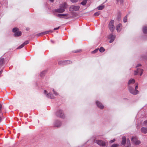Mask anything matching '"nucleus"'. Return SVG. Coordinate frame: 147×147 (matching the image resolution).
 Instances as JSON below:
<instances>
[{
	"label": "nucleus",
	"instance_id": "nucleus-1",
	"mask_svg": "<svg viewBox=\"0 0 147 147\" xmlns=\"http://www.w3.org/2000/svg\"><path fill=\"white\" fill-rule=\"evenodd\" d=\"M67 7L66 3H63L62 4L59 6V8L55 10V11L58 13H61L64 12L65 11V9Z\"/></svg>",
	"mask_w": 147,
	"mask_h": 147
},
{
	"label": "nucleus",
	"instance_id": "nucleus-2",
	"mask_svg": "<svg viewBox=\"0 0 147 147\" xmlns=\"http://www.w3.org/2000/svg\"><path fill=\"white\" fill-rule=\"evenodd\" d=\"M128 88L130 92L134 95H136L139 93L138 90H134L133 88L130 86H128Z\"/></svg>",
	"mask_w": 147,
	"mask_h": 147
},
{
	"label": "nucleus",
	"instance_id": "nucleus-3",
	"mask_svg": "<svg viewBox=\"0 0 147 147\" xmlns=\"http://www.w3.org/2000/svg\"><path fill=\"white\" fill-rule=\"evenodd\" d=\"M114 21L113 20H111L109 24V28L112 32H113L115 29V27L114 26Z\"/></svg>",
	"mask_w": 147,
	"mask_h": 147
},
{
	"label": "nucleus",
	"instance_id": "nucleus-4",
	"mask_svg": "<svg viewBox=\"0 0 147 147\" xmlns=\"http://www.w3.org/2000/svg\"><path fill=\"white\" fill-rule=\"evenodd\" d=\"M56 114L57 117L61 118H64L65 117L62 111L61 110H59L56 113Z\"/></svg>",
	"mask_w": 147,
	"mask_h": 147
},
{
	"label": "nucleus",
	"instance_id": "nucleus-5",
	"mask_svg": "<svg viewBox=\"0 0 147 147\" xmlns=\"http://www.w3.org/2000/svg\"><path fill=\"white\" fill-rule=\"evenodd\" d=\"M131 141L136 145H139L141 143L140 141L135 137H132L131 138Z\"/></svg>",
	"mask_w": 147,
	"mask_h": 147
},
{
	"label": "nucleus",
	"instance_id": "nucleus-6",
	"mask_svg": "<svg viewBox=\"0 0 147 147\" xmlns=\"http://www.w3.org/2000/svg\"><path fill=\"white\" fill-rule=\"evenodd\" d=\"M80 8L79 6L72 5L70 7L69 10L71 11H78L79 9Z\"/></svg>",
	"mask_w": 147,
	"mask_h": 147
},
{
	"label": "nucleus",
	"instance_id": "nucleus-7",
	"mask_svg": "<svg viewBox=\"0 0 147 147\" xmlns=\"http://www.w3.org/2000/svg\"><path fill=\"white\" fill-rule=\"evenodd\" d=\"M95 142L98 145L102 146H104L105 145V142L104 141L101 140H96Z\"/></svg>",
	"mask_w": 147,
	"mask_h": 147
},
{
	"label": "nucleus",
	"instance_id": "nucleus-8",
	"mask_svg": "<svg viewBox=\"0 0 147 147\" xmlns=\"http://www.w3.org/2000/svg\"><path fill=\"white\" fill-rule=\"evenodd\" d=\"M115 36L113 35L112 34H110L109 37V39L110 40L109 42L110 43L112 42L115 38Z\"/></svg>",
	"mask_w": 147,
	"mask_h": 147
},
{
	"label": "nucleus",
	"instance_id": "nucleus-9",
	"mask_svg": "<svg viewBox=\"0 0 147 147\" xmlns=\"http://www.w3.org/2000/svg\"><path fill=\"white\" fill-rule=\"evenodd\" d=\"M71 63L70 61H60L58 62V63L59 65H64L66 64H70Z\"/></svg>",
	"mask_w": 147,
	"mask_h": 147
},
{
	"label": "nucleus",
	"instance_id": "nucleus-10",
	"mask_svg": "<svg viewBox=\"0 0 147 147\" xmlns=\"http://www.w3.org/2000/svg\"><path fill=\"white\" fill-rule=\"evenodd\" d=\"M54 126L56 127H59L61 126V122L58 121H55L54 123Z\"/></svg>",
	"mask_w": 147,
	"mask_h": 147
},
{
	"label": "nucleus",
	"instance_id": "nucleus-11",
	"mask_svg": "<svg viewBox=\"0 0 147 147\" xmlns=\"http://www.w3.org/2000/svg\"><path fill=\"white\" fill-rule=\"evenodd\" d=\"M96 103L97 106L101 109H103L104 108V106L99 101H96Z\"/></svg>",
	"mask_w": 147,
	"mask_h": 147
},
{
	"label": "nucleus",
	"instance_id": "nucleus-12",
	"mask_svg": "<svg viewBox=\"0 0 147 147\" xmlns=\"http://www.w3.org/2000/svg\"><path fill=\"white\" fill-rule=\"evenodd\" d=\"M142 133L146 134L147 133V128L143 127L141 129Z\"/></svg>",
	"mask_w": 147,
	"mask_h": 147
},
{
	"label": "nucleus",
	"instance_id": "nucleus-13",
	"mask_svg": "<svg viewBox=\"0 0 147 147\" xmlns=\"http://www.w3.org/2000/svg\"><path fill=\"white\" fill-rule=\"evenodd\" d=\"M122 24H119L116 27L117 30L118 32H120L121 30Z\"/></svg>",
	"mask_w": 147,
	"mask_h": 147
},
{
	"label": "nucleus",
	"instance_id": "nucleus-14",
	"mask_svg": "<svg viewBox=\"0 0 147 147\" xmlns=\"http://www.w3.org/2000/svg\"><path fill=\"white\" fill-rule=\"evenodd\" d=\"M135 80L133 79H130L128 81L127 84L128 85L131 84H132L135 83Z\"/></svg>",
	"mask_w": 147,
	"mask_h": 147
},
{
	"label": "nucleus",
	"instance_id": "nucleus-15",
	"mask_svg": "<svg viewBox=\"0 0 147 147\" xmlns=\"http://www.w3.org/2000/svg\"><path fill=\"white\" fill-rule=\"evenodd\" d=\"M142 31L144 33H147V26H144L142 28Z\"/></svg>",
	"mask_w": 147,
	"mask_h": 147
},
{
	"label": "nucleus",
	"instance_id": "nucleus-16",
	"mask_svg": "<svg viewBox=\"0 0 147 147\" xmlns=\"http://www.w3.org/2000/svg\"><path fill=\"white\" fill-rule=\"evenodd\" d=\"M126 142V139L125 136H123L122 138V140L121 142V144L122 145H124Z\"/></svg>",
	"mask_w": 147,
	"mask_h": 147
},
{
	"label": "nucleus",
	"instance_id": "nucleus-17",
	"mask_svg": "<svg viewBox=\"0 0 147 147\" xmlns=\"http://www.w3.org/2000/svg\"><path fill=\"white\" fill-rule=\"evenodd\" d=\"M53 31L52 30H50L48 31H46L44 32L41 33L40 34H38V36L40 35L41 34H48L49 32H52Z\"/></svg>",
	"mask_w": 147,
	"mask_h": 147
},
{
	"label": "nucleus",
	"instance_id": "nucleus-18",
	"mask_svg": "<svg viewBox=\"0 0 147 147\" xmlns=\"http://www.w3.org/2000/svg\"><path fill=\"white\" fill-rule=\"evenodd\" d=\"M46 96L47 98H54L53 95L50 93L47 94L46 95Z\"/></svg>",
	"mask_w": 147,
	"mask_h": 147
},
{
	"label": "nucleus",
	"instance_id": "nucleus-19",
	"mask_svg": "<svg viewBox=\"0 0 147 147\" xmlns=\"http://www.w3.org/2000/svg\"><path fill=\"white\" fill-rule=\"evenodd\" d=\"M21 34V32L20 31H18L14 34V36H20Z\"/></svg>",
	"mask_w": 147,
	"mask_h": 147
},
{
	"label": "nucleus",
	"instance_id": "nucleus-20",
	"mask_svg": "<svg viewBox=\"0 0 147 147\" xmlns=\"http://www.w3.org/2000/svg\"><path fill=\"white\" fill-rule=\"evenodd\" d=\"M137 71H138V72L139 73L140 72V76H141L143 73V70L141 69L138 68L137 69Z\"/></svg>",
	"mask_w": 147,
	"mask_h": 147
},
{
	"label": "nucleus",
	"instance_id": "nucleus-21",
	"mask_svg": "<svg viewBox=\"0 0 147 147\" xmlns=\"http://www.w3.org/2000/svg\"><path fill=\"white\" fill-rule=\"evenodd\" d=\"M62 18L63 17L65 16L66 17L65 18H69V15L68 14H62Z\"/></svg>",
	"mask_w": 147,
	"mask_h": 147
},
{
	"label": "nucleus",
	"instance_id": "nucleus-22",
	"mask_svg": "<svg viewBox=\"0 0 147 147\" xmlns=\"http://www.w3.org/2000/svg\"><path fill=\"white\" fill-rule=\"evenodd\" d=\"M104 7L103 5H101L97 7V9L98 10H101Z\"/></svg>",
	"mask_w": 147,
	"mask_h": 147
},
{
	"label": "nucleus",
	"instance_id": "nucleus-23",
	"mask_svg": "<svg viewBox=\"0 0 147 147\" xmlns=\"http://www.w3.org/2000/svg\"><path fill=\"white\" fill-rule=\"evenodd\" d=\"M87 0H83L82 1L81 3V4L83 5H85L86 4Z\"/></svg>",
	"mask_w": 147,
	"mask_h": 147
},
{
	"label": "nucleus",
	"instance_id": "nucleus-24",
	"mask_svg": "<svg viewBox=\"0 0 147 147\" xmlns=\"http://www.w3.org/2000/svg\"><path fill=\"white\" fill-rule=\"evenodd\" d=\"M18 28H14L12 30L13 32H14L16 33L17 31H18Z\"/></svg>",
	"mask_w": 147,
	"mask_h": 147
},
{
	"label": "nucleus",
	"instance_id": "nucleus-25",
	"mask_svg": "<svg viewBox=\"0 0 147 147\" xmlns=\"http://www.w3.org/2000/svg\"><path fill=\"white\" fill-rule=\"evenodd\" d=\"M105 51L104 49L102 47H100L99 49V51L101 53Z\"/></svg>",
	"mask_w": 147,
	"mask_h": 147
},
{
	"label": "nucleus",
	"instance_id": "nucleus-26",
	"mask_svg": "<svg viewBox=\"0 0 147 147\" xmlns=\"http://www.w3.org/2000/svg\"><path fill=\"white\" fill-rule=\"evenodd\" d=\"M100 13V12L98 11V12H96L95 13H94V16H98L99 15Z\"/></svg>",
	"mask_w": 147,
	"mask_h": 147
},
{
	"label": "nucleus",
	"instance_id": "nucleus-27",
	"mask_svg": "<svg viewBox=\"0 0 147 147\" xmlns=\"http://www.w3.org/2000/svg\"><path fill=\"white\" fill-rule=\"evenodd\" d=\"M119 146V145L118 144H112L111 147H118Z\"/></svg>",
	"mask_w": 147,
	"mask_h": 147
},
{
	"label": "nucleus",
	"instance_id": "nucleus-28",
	"mask_svg": "<svg viewBox=\"0 0 147 147\" xmlns=\"http://www.w3.org/2000/svg\"><path fill=\"white\" fill-rule=\"evenodd\" d=\"M123 22H126L127 21V16H125L123 18Z\"/></svg>",
	"mask_w": 147,
	"mask_h": 147
},
{
	"label": "nucleus",
	"instance_id": "nucleus-29",
	"mask_svg": "<svg viewBox=\"0 0 147 147\" xmlns=\"http://www.w3.org/2000/svg\"><path fill=\"white\" fill-rule=\"evenodd\" d=\"M56 16L59 18H62V14H58L56 15Z\"/></svg>",
	"mask_w": 147,
	"mask_h": 147
},
{
	"label": "nucleus",
	"instance_id": "nucleus-30",
	"mask_svg": "<svg viewBox=\"0 0 147 147\" xmlns=\"http://www.w3.org/2000/svg\"><path fill=\"white\" fill-rule=\"evenodd\" d=\"M53 91L55 95L57 96L58 95V94L55 91L54 89H53Z\"/></svg>",
	"mask_w": 147,
	"mask_h": 147
},
{
	"label": "nucleus",
	"instance_id": "nucleus-31",
	"mask_svg": "<svg viewBox=\"0 0 147 147\" xmlns=\"http://www.w3.org/2000/svg\"><path fill=\"white\" fill-rule=\"evenodd\" d=\"M98 51V49H96L95 50L93 51H92V53H96Z\"/></svg>",
	"mask_w": 147,
	"mask_h": 147
},
{
	"label": "nucleus",
	"instance_id": "nucleus-32",
	"mask_svg": "<svg viewBox=\"0 0 147 147\" xmlns=\"http://www.w3.org/2000/svg\"><path fill=\"white\" fill-rule=\"evenodd\" d=\"M29 43V41H26L23 44L24 46H25V45H27Z\"/></svg>",
	"mask_w": 147,
	"mask_h": 147
},
{
	"label": "nucleus",
	"instance_id": "nucleus-33",
	"mask_svg": "<svg viewBox=\"0 0 147 147\" xmlns=\"http://www.w3.org/2000/svg\"><path fill=\"white\" fill-rule=\"evenodd\" d=\"M24 45L23 44L21 45H20L19 47L17 49H20L24 47Z\"/></svg>",
	"mask_w": 147,
	"mask_h": 147
},
{
	"label": "nucleus",
	"instance_id": "nucleus-34",
	"mask_svg": "<svg viewBox=\"0 0 147 147\" xmlns=\"http://www.w3.org/2000/svg\"><path fill=\"white\" fill-rule=\"evenodd\" d=\"M4 61V59H0V64H1L3 63Z\"/></svg>",
	"mask_w": 147,
	"mask_h": 147
},
{
	"label": "nucleus",
	"instance_id": "nucleus-35",
	"mask_svg": "<svg viewBox=\"0 0 147 147\" xmlns=\"http://www.w3.org/2000/svg\"><path fill=\"white\" fill-rule=\"evenodd\" d=\"M134 74L135 75H137L138 73H139V72H138V71H137V69L136 71H134Z\"/></svg>",
	"mask_w": 147,
	"mask_h": 147
},
{
	"label": "nucleus",
	"instance_id": "nucleus-36",
	"mask_svg": "<svg viewBox=\"0 0 147 147\" xmlns=\"http://www.w3.org/2000/svg\"><path fill=\"white\" fill-rule=\"evenodd\" d=\"M115 141V139H114L113 140H110L109 141V143H112L114 142Z\"/></svg>",
	"mask_w": 147,
	"mask_h": 147
},
{
	"label": "nucleus",
	"instance_id": "nucleus-37",
	"mask_svg": "<svg viewBox=\"0 0 147 147\" xmlns=\"http://www.w3.org/2000/svg\"><path fill=\"white\" fill-rule=\"evenodd\" d=\"M138 84H136V86L135 87V90H138L137 89H138Z\"/></svg>",
	"mask_w": 147,
	"mask_h": 147
},
{
	"label": "nucleus",
	"instance_id": "nucleus-38",
	"mask_svg": "<svg viewBox=\"0 0 147 147\" xmlns=\"http://www.w3.org/2000/svg\"><path fill=\"white\" fill-rule=\"evenodd\" d=\"M71 1L73 3H75L78 0H71Z\"/></svg>",
	"mask_w": 147,
	"mask_h": 147
},
{
	"label": "nucleus",
	"instance_id": "nucleus-39",
	"mask_svg": "<svg viewBox=\"0 0 147 147\" xmlns=\"http://www.w3.org/2000/svg\"><path fill=\"white\" fill-rule=\"evenodd\" d=\"M118 2H120V3H122L123 2L122 0H117Z\"/></svg>",
	"mask_w": 147,
	"mask_h": 147
},
{
	"label": "nucleus",
	"instance_id": "nucleus-40",
	"mask_svg": "<svg viewBox=\"0 0 147 147\" xmlns=\"http://www.w3.org/2000/svg\"><path fill=\"white\" fill-rule=\"evenodd\" d=\"M81 50H79L76 51H75V52L76 53H78V52H80L81 51Z\"/></svg>",
	"mask_w": 147,
	"mask_h": 147
},
{
	"label": "nucleus",
	"instance_id": "nucleus-41",
	"mask_svg": "<svg viewBox=\"0 0 147 147\" xmlns=\"http://www.w3.org/2000/svg\"><path fill=\"white\" fill-rule=\"evenodd\" d=\"M141 65L140 64H138L137 66H136V67H139V66H141Z\"/></svg>",
	"mask_w": 147,
	"mask_h": 147
},
{
	"label": "nucleus",
	"instance_id": "nucleus-42",
	"mask_svg": "<svg viewBox=\"0 0 147 147\" xmlns=\"http://www.w3.org/2000/svg\"><path fill=\"white\" fill-rule=\"evenodd\" d=\"M144 123L146 125H147V120L144 121Z\"/></svg>",
	"mask_w": 147,
	"mask_h": 147
},
{
	"label": "nucleus",
	"instance_id": "nucleus-43",
	"mask_svg": "<svg viewBox=\"0 0 147 147\" xmlns=\"http://www.w3.org/2000/svg\"><path fill=\"white\" fill-rule=\"evenodd\" d=\"M59 28V27H58V28H54V30H57Z\"/></svg>",
	"mask_w": 147,
	"mask_h": 147
},
{
	"label": "nucleus",
	"instance_id": "nucleus-44",
	"mask_svg": "<svg viewBox=\"0 0 147 147\" xmlns=\"http://www.w3.org/2000/svg\"><path fill=\"white\" fill-rule=\"evenodd\" d=\"M47 90H44V93L45 94L47 93Z\"/></svg>",
	"mask_w": 147,
	"mask_h": 147
},
{
	"label": "nucleus",
	"instance_id": "nucleus-45",
	"mask_svg": "<svg viewBox=\"0 0 147 147\" xmlns=\"http://www.w3.org/2000/svg\"><path fill=\"white\" fill-rule=\"evenodd\" d=\"M129 143V144H130V142L129 140H128V141H127V143Z\"/></svg>",
	"mask_w": 147,
	"mask_h": 147
},
{
	"label": "nucleus",
	"instance_id": "nucleus-46",
	"mask_svg": "<svg viewBox=\"0 0 147 147\" xmlns=\"http://www.w3.org/2000/svg\"><path fill=\"white\" fill-rule=\"evenodd\" d=\"M1 119H2L1 118V117H0V122L1 121Z\"/></svg>",
	"mask_w": 147,
	"mask_h": 147
},
{
	"label": "nucleus",
	"instance_id": "nucleus-47",
	"mask_svg": "<svg viewBox=\"0 0 147 147\" xmlns=\"http://www.w3.org/2000/svg\"><path fill=\"white\" fill-rule=\"evenodd\" d=\"M50 1L52 2H53L54 1V0H50Z\"/></svg>",
	"mask_w": 147,
	"mask_h": 147
},
{
	"label": "nucleus",
	"instance_id": "nucleus-48",
	"mask_svg": "<svg viewBox=\"0 0 147 147\" xmlns=\"http://www.w3.org/2000/svg\"><path fill=\"white\" fill-rule=\"evenodd\" d=\"M44 73V72H42V73H41V74L40 75L41 76H42V75H41V74H43V73Z\"/></svg>",
	"mask_w": 147,
	"mask_h": 147
},
{
	"label": "nucleus",
	"instance_id": "nucleus-49",
	"mask_svg": "<svg viewBox=\"0 0 147 147\" xmlns=\"http://www.w3.org/2000/svg\"><path fill=\"white\" fill-rule=\"evenodd\" d=\"M2 73V71H0V74H1Z\"/></svg>",
	"mask_w": 147,
	"mask_h": 147
}]
</instances>
